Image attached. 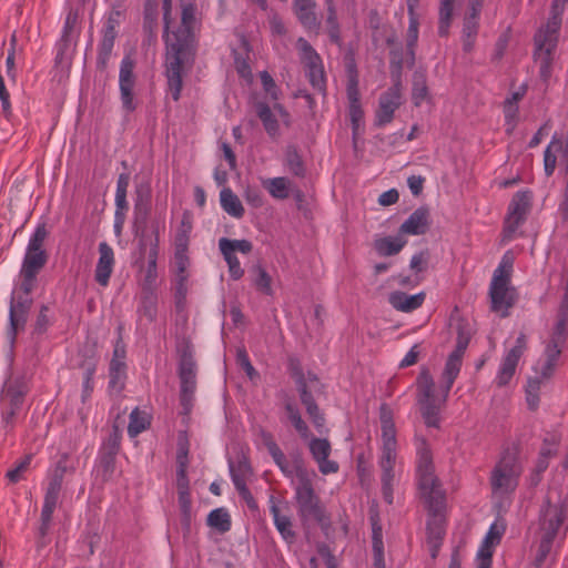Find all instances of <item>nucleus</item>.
<instances>
[{"label":"nucleus","mask_w":568,"mask_h":568,"mask_svg":"<svg viewBox=\"0 0 568 568\" xmlns=\"http://www.w3.org/2000/svg\"><path fill=\"white\" fill-rule=\"evenodd\" d=\"M416 476L422 497L427 501L432 509L438 511L443 506L444 495L434 474L430 449L424 439L417 444ZM444 534L445 519L442 514L434 513L427 521V540L430 545L433 557L436 556V551Z\"/></svg>","instance_id":"f257e3e1"},{"label":"nucleus","mask_w":568,"mask_h":568,"mask_svg":"<svg viewBox=\"0 0 568 568\" xmlns=\"http://www.w3.org/2000/svg\"><path fill=\"white\" fill-rule=\"evenodd\" d=\"M195 22V8L185 4L182 9V21L178 30L164 32L166 44V79L169 92L178 101L182 89V70L189 61L193 47V27Z\"/></svg>","instance_id":"f03ea898"},{"label":"nucleus","mask_w":568,"mask_h":568,"mask_svg":"<svg viewBox=\"0 0 568 568\" xmlns=\"http://www.w3.org/2000/svg\"><path fill=\"white\" fill-rule=\"evenodd\" d=\"M417 404L427 427H439L440 412L445 406L450 390L446 392L443 383L439 387L435 385L434 378L427 368H423L416 379Z\"/></svg>","instance_id":"7ed1b4c3"},{"label":"nucleus","mask_w":568,"mask_h":568,"mask_svg":"<svg viewBox=\"0 0 568 568\" xmlns=\"http://www.w3.org/2000/svg\"><path fill=\"white\" fill-rule=\"evenodd\" d=\"M382 422V453L379 467L382 469V490L387 504L393 503V488L397 476V442L396 430L392 418L383 414Z\"/></svg>","instance_id":"20e7f679"},{"label":"nucleus","mask_w":568,"mask_h":568,"mask_svg":"<svg viewBox=\"0 0 568 568\" xmlns=\"http://www.w3.org/2000/svg\"><path fill=\"white\" fill-rule=\"evenodd\" d=\"M521 465L515 452H506L491 471L490 485L494 498L513 494L518 485Z\"/></svg>","instance_id":"39448f33"},{"label":"nucleus","mask_w":568,"mask_h":568,"mask_svg":"<svg viewBox=\"0 0 568 568\" xmlns=\"http://www.w3.org/2000/svg\"><path fill=\"white\" fill-rule=\"evenodd\" d=\"M295 486V498L303 518L306 520L324 521V513L318 504L314 489L312 487L310 473L298 466L295 468V476L292 478Z\"/></svg>","instance_id":"423d86ee"},{"label":"nucleus","mask_w":568,"mask_h":568,"mask_svg":"<svg viewBox=\"0 0 568 568\" xmlns=\"http://www.w3.org/2000/svg\"><path fill=\"white\" fill-rule=\"evenodd\" d=\"M565 518L561 508L548 505L542 509L540 518V541L534 558V565L541 568L550 555L554 539Z\"/></svg>","instance_id":"0eeeda50"},{"label":"nucleus","mask_w":568,"mask_h":568,"mask_svg":"<svg viewBox=\"0 0 568 568\" xmlns=\"http://www.w3.org/2000/svg\"><path fill=\"white\" fill-rule=\"evenodd\" d=\"M403 64L404 61L397 60L396 53H393L390 68L394 84L379 98L378 109L376 111V122L378 125L389 123L394 118L395 111L402 104L400 71Z\"/></svg>","instance_id":"6e6552de"},{"label":"nucleus","mask_w":568,"mask_h":568,"mask_svg":"<svg viewBox=\"0 0 568 568\" xmlns=\"http://www.w3.org/2000/svg\"><path fill=\"white\" fill-rule=\"evenodd\" d=\"M526 349L527 337L524 333H520L517 336L515 344L504 353L494 381L498 387L509 384Z\"/></svg>","instance_id":"1a4fd4ad"},{"label":"nucleus","mask_w":568,"mask_h":568,"mask_svg":"<svg viewBox=\"0 0 568 568\" xmlns=\"http://www.w3.org/2000/svg\"><path fill=\"white\" fill-rule=\"evenodd\" d=\"M219 248L223 255L227 267L230 277L234 281L240 280L244 275V270L236 256V253L247 255L252 252L253 245L247 240H230L222 237L219 240Z\"/></svg>","instance_id":"9d476101"},{"label":"nucleus","mask_w":568,"mask_h":568,"mask_svg":"<svg viewBox=\"0 0 568 568\" xmlns=\"http://www.w3.org/2000/svg\"><path fill=\"white\" fill-rule=\"evenodd\" d=\"M229 469L232 481L240 496L250 507L255 506L254 498L247 487V483L253 477V469L245 456H240L235 460H229Z\"/></svg>","instance_id":"9b49d317"},{"label":"nucleus","mask_w":568,"mask_h":568,"mask_svg":"<svg viewBox=\"0 0 568 568\" xmlns=\"http://www.w3.org/2000/svg\"><path fill=\"white\" fill-rule=\"evenodd\" d=\"M530 200L531 194L529 191H518L513 196L509 204L508 214L505 220V237H513L519 225L525 221V217L530 207Z\"/></svg>","instance_id":"f8f14e48"},{"label":"nucleus","mask_w":568,"mask_h":568,"mask_svg":"<svg viewBox=\"0 0 568 568\" xmlns=\"http://www.w3.org/2000/svg\"><path fill=\"white\" fill-rule=\"evenodd\" d=\"M489 296L491 310L505 317L509 313V308L516 300L515 288L510 285L509 280L491 278L489 286Z\"/></svg>","instance_id":"ddd939ff"},{"label":"nucleus","mask_w":568,"mask_h":568,"mask_svg":"<svg viewBox=\"0 0 568 568\" xmlns=\"http://www.w3.org/2000/svg\"><path fill=\"white\" fill-rule=\"evenodd\" d=\"M30 293L31 292H24L21 288V285L12 292L9 312L11 343H13L16 338L18 327L23 325L27 321V316L32 304Z\"/></svg>","instance_id":"4468645a"},{"label":"nucleus","mask_w":568,"mask_h":568,"mask_svg":"<svg viewBox=\"0 0 568 568\" xmlns=\"http://www.w3.org/2000/svg\"><path fill=\"white\" fill-rule=\"evenodd\" d=\"M257 115L263 123V126L271 138L280 135V122L285 126L290 125L288 112L278 103L270 108L265 103L257 104Z\"/></svg>","instance_id":"2eb2a0df"},{"label":"nucleus","mask_w":568,"mask_h":568,"mask_svg":"<svg viewBox=\"0 0 568 568\" xmlns=\"http://www.w3.org/2000/svg\"><path fill=\"white\" fill-rule=\"evenodd\" d=\"M558 39L546 37L544 33L535 36V55L539 62V74L544 81L551 77L552 53L557 47Z\"/></svg>","instance_id":"dca6fc26"},{"label":"nucleus","mask_w":568,"mask_h":568,"mask_svg":"<svg viewBox=\"0 0 568 568\" xmlns=\"http://www.w3.org/2000/svg\"><path fill=\"white\" fill-rule=\"evenodd\" d=\"M134 62L130 57L123 58L119 73V85L121 93V102L124 110L132 112L136 108L133 97V88L135 77L133 74Z\"/></svg>","instance_id":"f3484780"},{"label":"nucleus","mask_w":568,"mask_h":568,"mask_svg":"<svg viewBox=\"0 0 568 568\" xmlns=\"http://www.w3.org/2000/svg\"><path fill=\"white\" fill-rule=\"evenodd\" d=\"M23 400V389L20 386L6 383L0 395L1 418L4 427L12 424L13 416L20 409Z\"/></svg>","instance_id":"a211bd4d"},{"label":"nucleus","mask_w":568,"mask_h":568,"mask_svg":"<svg viewBox=\"0 0 568 568\" xmlns=\"http://www.w3.org/2000/svg\"><path fill=\"white\" fill-rule=\"evenodd\" d=\"M308 448L312 457L318 466V470L323 475L335 474L338 471V464L335 460L328 459L332 448L327 439L312 438L308 443Z\"/></svg>","instance_id":"6ab92c4d"},{"label":"nucleus","mask_w":568,"mask_h":568,"mask_svg":"<svg viewBox=\"0 0 568 568\" xmlns=\"http://www.w3.org/2000/svg\"><path fill=\"white\" fill-rule=\"evenodd\" d=\"M47 262L45 253L26 252L20 271L21 288L31 292L34 286L36 276Z\"/></svg>","instance_id":"aec40b11"},{"label":"nucleus","mask_w":568,"mask_h":568,"mask_svg":"<svg viewBox=\"0 0 568 568\" xmlns=\"http://www.w3.org/2000/svg\"><path fill=\"white\" fill-rule=\"evenodd\" d=\"M99 258L95 265L94 278L99 285L105 287L109 285L110 277L114 268V252L106 242L99 244Z\"/></svg>","instance_id":"412c9836"},{"label":"nucleus","mask_w":568,"mask_h":568,"mask_svg":"<svg viewBox=\"0 0 568 568\" xmlns=\"http://www.w3.org/2000/svg\"><path fill=\"white\" fill-rule=\"evenodd\" d=\"M429 226V212L426 207L415 210L400 225L402 235H423Z\"/></svg>","instance_id":"4be33fe9"},{"label":"nucleus","mask_w":568,"mask_h":568,"mask_svg":"<svg viewBox=\"0 0 568 568\" xmlns=\"http://www.w3.org/2000/svg\"><path fill=\"white\" fill-rule=\"evenodd\" d=\"M62 481L59 477H51L44 495L43 507L41 511V519L43 528H47L51 521L53 511L55 509Z\"/></svg>","instance_id":"5701e85b"},{"label":"nucleus","mask_w":568,"mask_h":568,"mask_svg":"<svg viewBox=\"0 0 568 568\" xmlns=\"http://www.w3.org/2000/svg\"><path fill=\"white\" fill-rule=\"evenodd\" d=\"M560 352L561 348L557 345H546L542 356L534 367L536 375L544 379L550 378L557 366Z\"/></svg>","instance_id":"b1692460"},{"label":"nucleus","mask_w":568,"mask_h":568,"mask_svg":"<svg viewBox=\"0 0 568 568\" xmlns=\"http://www.w3.org/2000/svg\"><path fill=\"white\" fill-rule=\"evenodd\" d=\"M418 4V0H407L409 26L407 30V57L405 63L412 68L415 62L414 47L418 39V19L415 14V9Z\"/></svg>","instance_id":"393cba45"},{"label":"nucleus","mask_w":568,"mask_h":568,"mask_svg":"<svg viewBox=\"0 0 568 568\" xmlns=\"http://www.w3.org/2000/svg\"><path fill=\"white\" fill-rule=\"evenodd\" d=\"M560 439L561 434L558 430L546 433L537 460L538 471H544L548 467L549 459L557 453Z\"/></svg>","instance_id":"a878e982"},{"label":"nucleus","mask_w":568,"mask_h":568,"mask_svg":"<svg viewBox=\"0 0 568 568\" xmlns=\"http://www.w3.org/2000/svg\"><path fill=\"white\" fill-rule=\"evenodd\" d=\"M390 305L400 312H412L420 307L425 301V293L420 292L417 294L408 295L404 292H393L389 295Z\"/></svg>","instance_id":"bb28decb"},{"label":"nucleus","mask_w":568,"mask_h":568,"mask_svg":"<svg viewBox=\"0 0 568 568\" xmlns=\"http://www.w3.org/2000/svg\"><path fill=\"white\" fill-rule=\"evenodd\" d=\"M568 0H552L550 16L545 26H542L537 33H544L546 37H554L558 39V33L561 27V17Z\"/></svg>","instance_id":"cd10ccee"},{"label":"nucleus","mask_w":568,"mask_h":568,"mask_svg":"<svg viewBox=\"0 0 568 568\" xmlns=\"http://www.w3.org/2000/svg\"><path fill=\"white\" fill-rule=\"evenodd\" d=\"M294 10L303 27L307 30H316L320 26L315 14L313 0H294Z\"/></svg>","instance_id":"c85d7f7f"},{"label":"nucleus","mask_w":568,"mask_h":568,"mask_svg":"<svg viewBox=\"0 0 568 568\" xmlns=\"http://www.w3.org/2000/svg\"><path fill=\"white\" fill-rule=\"evenodd\" d=\"M479 13V11L469 9V12L464 18L462 41L466 52L473 49L478 31Z\"/></svg>","instance_id":"c756f323"},{"label":"nucleus","mask_w":568,"mask_h":568,"mask_svg":"<svg viewBox=\"0 0 568 568\" xmlns=\"http://www.w3.org/2000/svg\"><path fill=\"white\" fill-rule=\"evenodd\" d=\"M406 245V240L402 234L396 236H384L375 240L374 247L381 256H392L402 251Z\"/></svg>","instance_id":"7c9ffc66"},{"label":"nucleus","mask_w":568,"mask_h":568,"mask_svg":"<svg viewBox=\"0 0 568 568\" xmlns=\"http://www.w3.org/2000/svg\"><path fill=\"white\" fill-rule=\"evenodd\" d=\"M505 527L503 524L493 523L477 551L478 555L493 557L494 548L500 542Z\"/></svg>","instance_id":"2f4dec72"},{"label":"nucleus","mask_w":568,"mask_h":568,"mask_svg":"<svg viewBox=\"0 0 568 568\" xmlns=\"http://www.w3.org/2000/svg\"><path fill=\"white\" fill-rule=\"evenodd\" d=\"M460 3L462 0H439L438 33L440 36L448 34L455 9L458 8Z\"/></svg>","instance_id":"473e14b6"},{"label":"nucleus","mask_w":568,"mask_h":568,"mask_svg":"<svg viewBox=\"0 0 568 568\" xmlns=\"http://www.w3.org/2000/svg\"><path fill=\"white\" fill-rule=\"evenodd\" d=\"M222 209L231 216L241 219L244 215V207L239 196L229 187H224L220 193Z\"/></svg>","instance_id":"72a5a7b5"},{"label":"nucleus","mask_w":568,"mask_h":568,"mask_svg":"<svg viewBox=\"0 0 568 568\" xmlns=\"http://www.w3.org/2000/svg\"><path fill=\"white\" fill-rule=\"evenodd\" d=\"M270 503V511L273 517L276 529L285 540L292 539L294 537V532L292 530V523L290 518L281 514L280 508L275 504L273 497H271Z\"/></svg>","instance_id":"f704fd0d"},{"label":"nucleus","mask_w":568,"mask_h":568,"mask_svg":"<svg viewBox=\"0 0 568 568\" xmlns=\"http://www.w3.org/2000/svg\"><path fill=\"white\" fill-rule=\"evenodd\" d=\"M181 389L195 390V364L191 357L184 356L180 363Z\"/></svg>","instance_id":"c9c22d12"},{"label":"nucleus","mask_w":568,"mask_h":568,"mask_svg":"<svg viewBox=\"0 0 568 568\" xmlns=\"http://www.w3.org/2000/svg\"><path fill=\"white\" fill-rule=\"evenodd\" d=\"M262 184L274 199L284 200L290 195L291 184L286 178L265 179Z\"/></svg>","instance_id":"e433bc0d"},{"label":"nucleus","mask_w":568,"mask_h":568,"mask_svg":"<svg viewBox=\"0 0 568 568\" xmlns=\"http://www.w3.org/2000/svg\"><path fill=\"white\" fill-rule=\"evenodd\" d=\"M462 357H458V355L449 354L442 375L443 383L446 385V392L450 390L455 379L457 378L462 368Z\"/></svg>","instance_id":"4c0bfd02"},{"label":"nucleus","mask_w":568,"mask_h":568,"mask_svg":"<svg viewBox=\"0 0 568 568\" xmlns=\"http://www.w3.org/2000/svg\"><path fill=\"white\" fill-rule=\"evenodd\" d=\"M150 425V415L146 412H142L135 408L130 414V423L128 426V434L130 437H135Z\"/></svg>","instance_id":"58836bf2"},{"label":"nucleus","mask_w":568,"mask_h":568,"mask_svg":"<svg viewBox=\"0 0 568 568\" xmlns=\"http://www.w3.org/2000/svg\"><path fill=\"white\" fill-rule=\"evenodd\" d=\"M75 22H77V16L74 13L70 12L65 19L62 41L59 44V51H58V54L55 58L57 63H63V52H68L72 44L71 32L74 28Z\"/></svg>","instance_id":"ea45409f"},{"label":"nucleus","mask_w":568,"mask_h":568,"mask_svg":"<svg viewBox=\"0 0 568 568\" xmlns=\"http://www.w3.org/2000/svg\"><path fill=\"white\" fill-rule=\"evenodd\" d=\"M545 379L536 375L528 378L526 386V402L529 409L535 410L539 406V394Z\"/></svg>","instance_id":"a19ab883"},{"label":"nucleus","mask_w":568,"mask_h":568,"mask_svg":"<svg viewBox=\"0 0 568 568\" xmlns=\"http://www.w3.org/2000/svg\"><path fill=\"white\" fill-rule=\"evenodd\" d=\"M301 399L305 405L306 410L313 420V424L318 429V432H322V428L324 427V418L320 414L318 407L315 404L312 395L305 388H303L301 392Z\"/></svg>","instance_id":"79ce46f5"},{"label":"nucleus","mask_w":568,"mask_h":568,"mask_svg":"<svg viewBox=\"0 0 568 568\" xmlns=\"http://www.w3.org/2000/svg\"><path fill=\"white\" fill-rule=\"evenodd\" d=\"M207 524L220 532H225L231 528L230 515L224 508H216L209 514Z\"/></svg>","instance_id":"37998d69"},{"label":"nucleus","mask_w":568,"mask_h":568,"mask_svg":"<svg viewBox=\"0 0 568 568\" xmlns=\"http://www.w3.org/2000/svg\"><path fill=\"white\" fill-rule=\"evenodd\" d=\"M109 371L110 387L115 388L118 390L122 389L126 371L125 361L111 359Z\"/></svg>","instance_id":"c03bdc74"},{"label":"nucleus","mask_w":568,"mask_h":568,"mask_svg":"<svg viewBox=\"0 0 568 568\" xmlns=\"http://www.w3.org/2000/svg\"><path fill=\"white\" fill-rule=\"evenodd\" d=\"M192 223L187 216H183L181 225L174 237L175 250L187 251Z\"/></svg>","instance_id":"a18cd8bd"},{"label":"nucleus","mask_w":568,"mask_h":568,"mask_svg":"<svg viewBox=\"0 0 568 568\" xmlns=\"http://www.w3.org/2000/svg\"><path fill=\"white\" fill-rule=\"evenodd\" d=\"M48 236L47 229L43 224L38 225L29 239L26 252L31 253H45L43 250V243Z\"/></svg>","instance_id":"49530a36"},{"label":"nucleus","mask_w":568,"mask_h":568,"mask_svg":"<svg viewBox=\"0 0 568 568\" xmlns=\"http://www.w3.org/2000/svg\"><path fill=\"white\" fill-rule=\"evenodd\" d=\"M254 272L256 276L253 283L256 286V288L261 291L263 294L272 296L274 294L272 288V278L266 272V270L261 265H257L254 267Z\"/></svg>","instance_id":"de8ad7c7"},{"label":"nucleus","mask_w":568,"mask_h":568,"mask_svg":"<svg viewBox=\"0 0 568 568\" xmlns=\"http://www.w3.org/2000/svg\"><path fill=\"white\" fill-rule=\"evenodd\" d=\"M296 47L298 50L300 58L305 65H308V64H312L315 62L317 63V61H321V58L317 54V52L304 38H300L297 40Z\"/></svg>","instance_id":"09e8293b"},{"label":"nucleus","mask_w":568,"mask_h":568,"mask_svg":"<svg viewBox=\"0 0 568 568\" xmlns=\"http://www.w3.org/2000/svg\"><path fill=\"white\" fill-rule=\"evenodd\" d=\"M305 67L307 69V74L312 85L317 90H322L325 84V75L322 60L317 61V63L315 62Z\"/></svg>","instance_id":"8fccbe9b"},{"label":"nucleus","mask_w":568,"mask_h":568,"mask_svg":"<svg viewBox=\"0 0 568 568\" xmlns=\"http://www.w3.org/2000/svg\"><path fill=\"white\" fill-rule=\"evenodd\" d=\"M115 40V30L112 26H108L104 29L102 40L99 45V55L102 59H106L112 52Z\"/></svg>","instance_id":"3c124183"},{"label":"nucleus","mask_w":568,"mask_h":568,"mask_svg":"<svg viewBox=\"0 0 568 568\" xmlns=\"http://www.w3.org/2000/svg\"><path fill=\"white\" fill-rule=\"evenodd\" d=\"M513 264H514L513 255L509 252L505 253L504 256L501 257V261L499 262V265L494 271L493 278L497 277V278L510 281Z\"/></svg>","instance_id":"603ef678"},{"label":"nucleus","mask_w":568,"mask_h":568,"mask_svg":"<svg viewBox=\"0 0 568 568\" xmlns=\"http://www.w3.org/2000/svg\"><path fill=\"white\" fill-rule=\"evenodd\" d=\"M373 549H374V567L385 568L383 542L381 539V528L373 529Z\"/></svg>","instance_id":"864d4df0"},{"label":"nucleus","mask_w":568,"mask_h":568,"mask_svg":"<svg viewBox=\"0 0 568 568\" xmlns=\"http://www.w3.org/2000/svg\"><path fill=\"white\" fill-rule=\"evenodd\" d=\"M268 454L272 456L276 466L286 477L293 478V476H295V469L290 466L284 453L278 446L274 450H271Z\"/></svg>","instance_id":"5fc2aeb1"},{"label":"nucleus","mask_w":568,"mask_h":568,"mask_svg":"<svg viewBox=\"0 0 568 568\" xmlns=\"http://www.w3.org/2000/svg\"><path fill=\"white\" fill-rule=\"evenodd\" d=\"M288 419L294 425L295 429L300 433L303 438H308V428L305 422L302 419L298 410L292 405L286 406Z\"/></svg>","instance_id":"6e6d98bb"},{"label":"nucleus","mask_w":568,"mask_h":568,"mask_svg":"<svg viewBox=\"0 0 568 568\" xmlns=\"http://www.w3.org/2000/svg\"><path fill=\"white\" fill-rule=\"evenodd\" d=\"M568 317L559 316L554 331L551 338L547 345H557V347H561L566 338V323Z\"/></svg>","instance_id":"4d7b16f0"},{"label":"nucleus","mask_w":568,"mask_h":568,"mask_svg":"<svg viewBox=\"0 0 568 568\" xmlns=\"http://www.w3.org/2000/svg\"><path fill=\"white\" fill-rule=\"evenodd\" d=\"M568 317L559 316L554 331L551 338L547 345H557V347H561L566 338V323Z\"/></svg>","instance_id":"13d9d810"},{"label":"nucleus","mask_w":568,"mask_h":568,"mask_svg":"<svg viewBox=\"0 0 568 568\" xmlns=\"http://www.w3.org/2000/svg\"><path fill=\"white\" fill-rule=\"evenodd\" d=\"M246 203L254 209L262 207L264 204V196L257 186L247 185L243 194Z\"/></svg>","instance_id":"bf43d9fd"},{"label":"nucleus","mask_w":568,"mask_h":568,"mask_svg":"<svg viewBox=\"0 0 568 568\" xmlns=\"http://www.w3.org/2000/svg\"><path fill=\"white\" fill-rule=\"evenodd\" d=\"M320 560L324 562L326 568H336L335 558L325 546L318 548V557H312L310 559V567L320 568Z\"/></svg>","instance_id":"052dcab7"},{"label":"nucleus","mask_w":568,"mask_h":568,"mask_svg":"<svg viewBox=\"0 0 568 568\" xmlns=\"http://www.w3.org/2000/svg\"><path fill=\"white\" fill-rule=\"evenodd\" d=\"M348 103H349V105H348L349 119L352 122L353 132H354V134H356L363 123L364 112L362 110L359 101L348 102Z\"/></svg>","instance_id":"680f3d73"},{"label":"nucleus","mask_w":568,"mask_h":568,"mask_svg":"<svg viewBox=\"0 0 568 568\" xmlns=\"http://www.w3.org/2000/svg\"><path fill=\"white\" fill-rule=\"evenodd\" d=\"M31 458V455L23 457L21 460L17 463V465L12 469L8 470L7 477L9 478L10 481L17 483L22 478V474L30 466Z\"/></svg>","instance_id":"e2e57ef3"},{"label":"nucleus","mask_w":568,"mask_h":568,"mask_svg":"<svg viewBox=\"0 0 568 568\" xmlns=\"http://www.w3.org/2000/svg\"><path fill=\"white\" fill-rule=\"evenodd\" d=\"M261 82L266 94L273 99L278 100L280 91L267 71H262L260 73Z\"/></svg>","instance_id":"0e129e2a"},{"label":"nucleus","mask_w":568,"mask_h":568,"mask_svg":"<svg viewBox=\"0 0 568 568\" xmlns=\"http://www.w3.org/2000/svg\"><path fill=\"white\" fill-rule=\"evenodd\" d=\"M504 115L507 125V131H511L517 121L518 105L513 102H504Z\"/></svg>","instance_id":"69168bd1"},{"label":"nucleus","mask_w":568,"mask_h":568,"mask_svg":"<svg viewBox=\"0 0 568 568\" xmlns=\"http://www.w3.org/2000/svg\"><path fill=\"white\" fill-rule=\"evenodd\" d=\"M412 99L416 106H419L427 99V87L423 79L415 80Z\"/></svg>","instance_id":"338daca9"},{"label":"nucleus","mask_w":568,"mask_h":568,"mask_svg":"<svg viewBox=\"0 0 568 568\" xmlns=\"http://www.w3.org/2000/svg\"><path fill=\"white\" fill-rule=\"evenodd\" d=\"M73 470V466L69 464V456L63 454L55 465L51 477H59L63 481V477L68 471Z\"/></svg>","instance_id":"774afa93"}]
</instances>
